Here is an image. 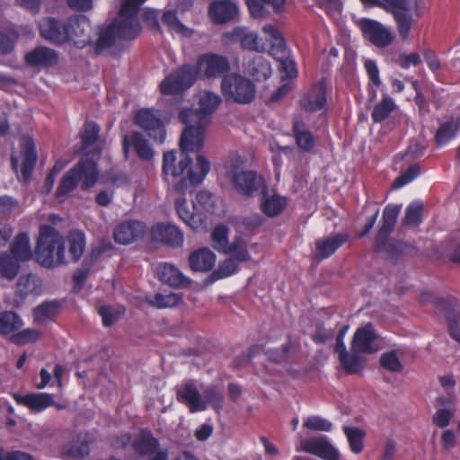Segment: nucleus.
Here are the masks:
<instances>
[{
  "mask_svg": "<svg viewBox=\"0 0 460 460\" xmlns=\"http://www.w3.org/2000/svg\"><path fill=\"white\" fill-rule=\"evenodd\" d=\"M180 121L186 125L180 139V147L181 153L178 165H176L177 156L175 151H167L163 155L162 172H193L192 159L187 155V152H199L204 146L206 128L208 124L202 121H191L190 117L184 120L181 114L179 113Z\"/></svg>",
  "mask_w": 460,
  "mask_h": 460,
  "instance_id": "nucleus-1",
  "label": "nucleus"
},
{
  "mask_svg": "<svg viewBox=\"0 0 460 460\" xmlns=\"http://www.w3.org/2000/svg\"><path fill=\"white\" fill-rule=\"evenodd\" d=\"M35 257L40 265L48 269L66 264L65 240L53 226L40 227Z\"/></svg>",
  "mask_w": 460,
  "mask_h": 460,
  "instance_id": "nucleus-2",
  "label": "nucleus"
},
{
  "mask_svg": "<svg viewBox=\"0 0 460 460\" xmlns=\"http://www.w3.org/2000/svg\"><path fill=\"white\" fill-rule=\"evenodd\" d=\"M146 0H122L118 23H112L115 26L116 35L123 40L136 39L140 31L141 26L137 18V13L141 4Z\"/></svg>",
  "mask_w": 460,
  "mask_h": 460,
  "instance_id": "nucleus-3",
  "label": "nucleus"
},
{
  "mask_svg": "<svg viewBox=\"0 0 460 460\" xmlns=\"http://www.w3.org/2000/svg\"><path fill=\"white\" fill-rule=\"evenodd\" d=\"M221 89L226 100H232L239 104L252 102L256 92L254 84L238 74L225 75L221 83Z\"/></svg>",
  "mask_w": 460,
  "mask_h": 460,
  "instance_id": "nucleus-4",
  "label": "nucleus"
},
{
  "mask_svg": "<svg viewBox=\"0 0 460 460\" xmlns=\"http://www.w3.org/2000/svg\"><path fill=\"white\" fill-rule=\"evenodd\" d=\"M199 77L197 68L190 65H183L166 76L160 84L163 94H179L191 87Z\"/></svg>",
  "mask_w": 460,
  "mask_h": 460,
  "instance_id": "nucleus-5",
  "label": "nucleus"
},
{
  "mask_svg": "<svg viewBox=\"0 0 460 460\" xmlns=\"http://www.w3.org/2000/svg\"><path fill=\"white\" fill-rule=\"evenodd\" d=\"M132 448L144 460H168L167 448L161 447L159 440L148 430H142L134 437Z\"/></svg>",
  "mask_w": 460,
  "mask_h": 460,
  "instance_id": "nucleus-6",
  "label": "nucleus"
},
{
  "mask_svg": "<svg viewBox=\"0 0 460 460\" xmlns=\"http://www.w3.org/2000/svg\"><path fill=\"white\" fill-rule=\"evenodd\" d=\"M401 208V205L390 204L384 209L382 225L376 238V245L379 252L385 251L390 247L402 251V243H394L388 240V236L396 223Z\"/></svg>",
  "mask_w": 460,
  "mask_h": 460,
  "instance_id": "nucleus-7",
  "label": "nucleus"
},
{
  "mask_svg": "<svg viewBox=\"0 0 460 460\" xmlns=\"http://www.w3.org/2000/svg\"><path fill=\"white\" fill-rule=\"evenodd\" d=\"M222 100L218 94L204 92L199 99V109H184L180 111L184 120L190 117L192 121H202L209 124L211 115L216 111Z\"/></svg>",
  "mask_w": 460,
  "mask_h": 460,
  "instance_id": "nucleus-8",
  "label": "nucleus"
},
{
  "mask_svg": "<svg viewBox=\"0 0 460 460\" xmlns=\"http://www.w3.org/2000/svg\"><path fill=\"white\" fill-rule=\"evenodd\" d=\"M360 28L365 38L377 48H386L395 40L394 31L377 21L362 19Z\"/></svg>",
  "mask_w": 460,
  "mask_h": 460,
  "instance_id": "nucleus-9",
  "label": "nucleus"
},
{
  "mask_svg": "<svg viewBox=\"0 0 460 460\" xmlns=\"http://www.w3.org/2000/svg\"><path fill=\"white\" fill-rule=\"evenodd\" d=\"M196 68L199 77L216 78L227 73L230 64L224 56L207 53L199 57Z\"/></svg>",
  "mask_w": 460,
  "mask_h": 460,
  "instance_id": "nucleus-10",
  "label": "nucleus"
},
{
  "mask_svg": "<svg viewBox=\"0 0 460 460\" xmlns=\"http://www.w3.org/2000/svg\"><path fill=\"white\" fill-rule=\"evenodd\" d=\"M135 124L141 128L151 138L160 143L165 138V128L161 119L152 109L138 111L134 118Z\"/></svg>",
  "mask_w": 460,
  "mask_h": 460,
  "instance_id": "nucleus-11",
  "label": "nucleus"
},
{
  "mask_svg": "<svg viewBox=\"0 0 460 460\" xmlns=\"http://www.w3.org/2000/svg\"><path fill=\"white\" fill-rule=\"evenodd\" d=\"M67 31L69 41H73L79 49L93 43V26L84 15H75L67 19Z\"/></svg>",
  "mask_w": 460,
  "mask_h": 460,
  "instance_id": "nucleus-12",
  "label": "nucleus"
},
{
  "mask_svg": "<svg viewBox=\"0 0 460 460\" xmlns=\"http://www.w3.org/2000/svg\"><path fill=\"white\" fill-rule=\"evenodd\" d=\"M296 451L317 456L324 460H339V451L325 437L303 438L296 446Z\"/></svg>",
  "mask_w": 460,
  "mask_h": 460,
  "instance_id": "nucleus-13",
  "label": "nucleus"
},
{
  "mask_svg": "<svg viewBox=\"0 0 460 460\" xmlns=\"http://www.w3.org/2000/svg\"><path fill=\"white\" fill-rule=\"evenodd\" d=\"M40 35L55 45H63L69 41L67 21L61 22L53 17H45L38 24Z\"/></svg>",
  "mask_w": 460,
  "mask_h": 460,
  "instance_id": "nucleus-14",
  "label": "nucleus"
},
{
  "mask_svg": "<svg viewBox=\"0 0 460 460\" xmlns=\"http://www.w3.org/2000/svg\"><path fill=\"white\" fill-rule=\"evenodd\" d=\"M230 181L240 194L252 197L267 191L262 174H229Z\"/></svg>",
  "mask_w": 460,
  "mask_h": 460,
  "instance_id": "nucleus-15",
  "label": "nucleus"
},
{
  "mask_svg": "<svg viewBox=\"0 0 460 460\" xmlns=\"http://www.w3.org/2000/svg\"><path fill=\"white\" fill-rule=\"evenodd\" d=\"M146 232V226L138 220H128L119 223L113 230L116 243L123 245L129 244L142 238Z\"/></svg>",
  "mask_w": 460,
  "mask_h": 460,
  "instance_id": "nucleus-16",
  "label": "nucleus"
},
{
  "mask_svg": "<svg viewBox=\"0 0 460 460\" xmlns=\"http://www.w3.org/2000/svg\"><path fill=\"white\" fill-rule=\"evenodd\" d=\"M58 53L46 46H38L24 56L26 65L35 68L53 67L58 63Z\"/></svg>",
  "mask_w": 460,
  "mask_h": 460,
  "instance_id": "nucleus-17",
  "label": "nucleus"
},
{
  "mask_svg": "<svg viewBox=\"0 0 460 460\" xmlns=\"http://www.w3.org/2000/svg\"><path fill=\"white\" fill-rule=\"evenodd\" d=\"M327 103V86L324 79L315 84L300 100L301 107L308 112L323 110Z\"/></svg>",
  "mask_w": 460,
  "mask_h": 460,
  "instance_id": "nucleus-18",
  "label": "nucleus"
},
{
  "mask_svg": "<svg viewBox=\"0 0 460 460\" xmlns=\"http://www.w3.org/2000/svg\"><path fill=\"white\" fill-rule=\"evenodd\" d=\"M378 338L372 323L358 328L353 337L352 350L360 353H372L378 350L375 341Z\"/></svg>",
  "mask_w": 460,
  "mask_h": 460,
  "instance_id": "nucleus-19",
  "label": "nucleus"
},
{
  "mask_svg": "<svg viewBox=\"0 0 460 460\" xmlns=\"http://www.w3.org/2000/svg\"><path fill=\"white\" fill-rule=\"evenodd\" d=\"M13 399L19 404L29 408L32 412H41L55 404L53 394L47 393H32L25 395L13 394Z\"/></svg>",
  "mask_w": 460,
  "mask_h": 460,
  "instance_id": "nucleus-20",
  "label": "nucleus"
},
{
  "mask_svg": "<svg viewBox=\"0 0 460 460\" xmlns=\"http://www.w3.org/2000/svg\"><path fill=\"white\" fill-rule=\"evenodd\" d=\"M238 13L236 4L229 0H214L208 7V16L215 24L234 20Z\"/></svg>",
  "mask_w": 460,
  "mask_h": 460,
  "instance_id": "nucleus-21",
  "label": "nucleus"
},
{
  "mask_svg": "<svg viewBox=\"0 0 460 460\" xmlns=\"http://www.w3.org/2000/svg\"><path fill=\"white\" fill-rule=\"evenodd\" d=\"M152 238L172 247L181 246L183 243V234L173 225L159 223L151 230Z\"/></svg>",
  "mask_w": 460,
  "mask_h": 460,
  "instance_id": "nucleus-22",
  "label": "nucleus"
},
{
  "mask_svg": "<svg viewBox=\"0 0 460 460\" xmlns=\"http://www.w3.org/2000/svg\"><path fill=\"white\" fill-rule=\"evenodd\" d=\"M178 397L186 403L191 412L205 410L203 391L200 392L193 382H188L178 390Z\"/></svg>",
  "mask_w": 460,
  "mask_h": 460,
  "instance_id": "nucleus-23",
  "label": "nucleus"
},
{
  "mask_svg": "<svg viewBox=\"0 0 460 460\" xmlns=\"http://www.w3.org/2000/svg\"><path fill=\"white\" fill-rule=\"evenodd\" d=\"M224 38L230 42H239L243 49L262 51L263 46H260L258 35L248 31L244 27H236L231 32L224 34Z\"/></svg>",
  "mask_w": 460,
  "mask_h": 460,
  "instance_id": "nucleus-24",
  "label": "nucleus"
},
{
  "mask_svg": "<svg viewBox=\"0 0 460 460\" xmlns=\"http://www.w3.org/2000/svg\"><path fill=\"white\" fill-rule=\"evenodd\" d=\"M177 214L182 221L193 230L203 228L206 224V216L202 213H193L188 207L185 198H178L174 202Z\"/></svg>",
  "mask_w": 460,
  "mask_h": 460,
  "instance_id": "nucleus-25",
  "label": "nucleus"
},
{
  "mask_svg": "<svg viewBox=\"0 0 460 460\" xmlns=\"http://www.w3.org/2000/svg\"><path fill=\"white\" fill-rule=\"evenodd\" d=\"M216 254L208 248L193 252L189 258V264L193 271L207 272L216 264Z\"/></svg>",
  "mask_w": 460,
  "mask_h": 460,
  "instance_id": "nucleus-26",
  "label": "nucleus"
},
{
  "mask_svg": "<svg viewBox=\"0 0 460 460\" xmlns=\"http://www.w3.org/2000/svg\"><path fill=\"white\" fill-rule=\"evenodd\" d=\"M433 299L437 309L443 314L447 319L451 337L460 343V331L457 328V313L454 305L447 299Z\"/></svg>",
  "mask_w": 460,
  "mask_h": 460,
  "instance_id": "nucleus-27",
  "label": "nucleus"
},
{
  "mask_svg": "<svg viewBox=\"0 0 460 460\" xmlns=\"http://www.w3.org/2000/svg\"><path fill=\"white\" fill-rule=\"evenodd\" d=\"M348 239L345 234H336L316 242L315 256L323 260L333 254Z\"/></svg>",
  "mask_w": 460,
  "mask_h": 460,
  "instance_id": "nucleus-28",
  "label": "nucleus"
},
{
  "mask_svg": "<svg viewBox=\"0 0 460 460\" xmlns=\"http://www.w3.org/2000/svg\"><path fill=\"white\" fill-rule=\"evenodd\" d=\"M157 275L162 282L171 287H181L189 283V279L171 263L160 264L157 268Z\"/></svg>",
  "mask_w": 460,
  "mask_h": 460,
  "instance_id": "nucleus-29",
  "label": "nucleus"
},
{
  "mask_svg": "<svg viewBox=\"0 0 460 460\" xmlns=\"http://www.w3.org/2000/svg\"><path fill=\"white\" fill-rule=\"evenodd\" d=\"M22 171L21 172H32L38 160L35 143L30 137L21 139Z\"/></svg>",
  "mask_w": 460,
  "mask_h": 460,
  "instance_id": "nucleus-30",
  "label": "nucleus"
},
{
  "mask_svg": "<svg viewBox=\"0 0 460 460\" xmlns=\"http://www.w3.org/2000/svg\"><path fill=\"white\" fill-rule=\"evenodd\" d=\"M460 130V117H452L441 123L436 132L435 141L438 146H443L452 140Z\"/></svg>",
  "mask_w": 460,
  "mask_h": 460,
  "instance_id": "nucleus-31",
  "label": "nucleus"
},
{
  "mask_svg": "<svg viewBox=\"0 0 460 460\" xmlns=\"http://www.w3.org/2000/svg\"><path fill=\"white\" fill-rule=\"evenodd\" d=\"M427 148V144L421 139H413L411 141L407 151L402 158L408 164L406 169L400 168L402 172H419L420 166L418 163H410L411 159L423 155Z\"/></svg>",
  "mask_w": 460,
  "mask_h": 460,
  "instance_id": "nucleus-32",
  "label": "nucleus"
},
{
  "mask_svg": "<svg viewBox=\"0 0 460 460\" xmlns=\"http://www.w3.org/2000/svg\"><path fill=\"white\" fill-rule=\"evenodd\" d=\"M68 254L74 262L78 261L85 251L86 238L85 234L81 230H72L69 232L67 237Z\"/></svg>",
  "mask_w": 460,
  "mask_h": 460,
  "instance_id": "nucleus-33",
  "label": "nucleus"
},
{
  "mask_svg": "<svg viewBox=\"0 0 460 460\" xmlns=\"http://www.w3.org/2000/svg\"><path fill=\"white\" fill-rule=\"evenodd\" d=\"M296 143L303 152H310L315 146V139L312 132L302 121H296L293 125Z\"/></svg>",
  "mask_w": 460,
  "mask_h": 460,
  "instance_id": "nucleus-34",
  "label": "nucleus"
},
{
  "mask_svg": "<svg viewBox=\"0 0 460 460\" xmlns=\"http://www.w3.org/2000/svg\"><path fill=\"white\" fill-rule=\"evenodd\" d=\"M266 192L261 193V209L269 217H276L279 215L287 206V199L279 194L268 195Z\"/></svg>",
  "mask_w": 460,
  "mask_h": 460,
  "instance_id": "nucleus-35",
  "label": "nucleus"
},
{
  "mask_svg": "<svg viewBox=\"0 0 460 460\" xmlns=\"http://www.w3.org/2000/svg\"><path fill=\"white\" fill-rule=\"evenodd\" d=\"M11 255L20 261H27L32 257L31 240L26 233L19 234L11 245Z\"/></svg>",
  "mask_w": 460,
  "mask_h": 460,
  "instance_id": "nucleus-36",
  "label": "nucleus"
},
{
  "mask_svg": "<svg viewBox=\"0 0 460 460\" xmlns=\"http://www.w3.org/2000/svg\"><path fill=\"white\" fill-rule=\"evenodd\" d=\"M40 291V280L32 274L22 275L16 285V295L24 300L29 295L38 296Z\"/></svg>",
  "mask_w": 460,
  "mask_h": 460,
  "instance_id": "nucleus-37",
  "label": "nucleus"
},
{
  "mask_svg": "<svg viewBox=\"0 0 460 460\" xmlns=\"http://www.w3.org/2000/svg\"><path fill=\"white\" fill-rule=\"evenodd\" d=\"M249 74L257 81L268 79L271 75L270 64L261 56L254 57L248 65Z\"/></svg>",
  "mask_w": 460,
  "mask_h": 460,
  "instance_id": "nucleus-38",
  "label": "nucleus"
},
{
  "mask_svg": "<svg viewBox=\"0 0 460 460\" xmlns=\"http://www.w3.org/2000/svg\"><path fill=\"white\" fill-rule=\"evenodd\" d=\"M20 261L8 252H0V275L13 280L20 270Z\"/></svg>",
  "mask_w": 460,
  "mask_h": 460,
  "instance_id": "nucleus-39",
  "label": "nucleus"
},
{
  "mask_svg": "<svg viewBox=\"0 0 460 460\" xmlns=\"http://www.w3.org/2000/svg\"><path fill=\"white\" fill-rule=\"evenodd\" d=\"M100 155L101 148H94L93 152L86 153L68 172H99L97 170V160L100 158Z\"/></svg>",
  "mask_w": 460,
  "mask_h": 460,
  "instance_id": "nucleus-40",
  "label": "nucleus"
},
{
  "mask_svg": "<svg viewBox=\"0 0 460 460\" xmlns=\"http://www.w3.org/2000/svg\"><path fill=\"white\" fill-rule=\"evenodd\" d=\"M146 300L149 305L162 309L176 306L181 302V296L176 293H156L155 295L147 296Z\"/></svg>",
  "mask_w": 460,
  "mask_h": 460,
  "instance_id": "nucleus-41",
  "label": "nucleus"
},
{
  "mask_svg": "<svg viewBox=\"0 0 460 460\" xmlns=\"http://www.w3.org/2000/svg\"><path fill=\"white\" fill-rule=\"evenodd\" d=\"M23 325L22 318L13 311H5L0 314V333H12Z\"/></svg>",
  "mask_w": 460,
  "mask_h": 460,
  "instance_id": "nucleus-42",
  "label": "nucleus"
},
{
  "mask_svg": "<svg viewBox=\"0 0 460 460\" xmlns=\"http://www.w3.org/2000/svg\"><path fill=\"white\" fill-rule=\"evenodd\" d=\"M343 431L347 438L350 450L354 454H359L364 448L365 431L353 426H343Z\"/></svg>",
  "mask_w": 460,
  "mask_h": 460,
  "instance_id": "nucleus-43",
  "label": "nucleus"
},
{
  "mask_svg": "<svg viewBox=\"0 0 460 460\" xmlns=\"http://www.w3.org/2000/svg\"><path fill=\"white\" fill-rule=\"evenodd\" d=\"M396 105L394 101L385 95L383 97L381 102L374 106L371 113V118L375 123H380L385 120L392 111L395 109Z\"/></svg>",
  "mask_w": 460,
  "mask_h": 460,
  "instance_id": "nucleus-44",
  "label": "nucleus"
},
{
  "mask_svg": "<svg viewBox=\"0 0 460 460\" xmlns=\"http://www.w3.org/2000/svg\"><path fill=\"white\" fill-rule=\"evenodd\" d=\"M115 26L113 24H110L102 30L93 46L94 54L101 55L104 50L111 48L115 42Z\"/></svg>",
  "mask_w": 460,
  "mask_h": 460,
  "instance_id": "nucleus-45",
  "label": "nucleus"
},
{
  "mask_svg": "<svg viewBox=\"0 0 460 460\" xmlns=\"http://www.w3.org/2000/svg\"><path fill=\"white\" fill-rule=\"evenodd\" d=\"M196 201L207 212L210 214H219L221 212L220 204L221 200L207 190H200L196 195Z\"/></svg>",
  "mask_w": 460,
  "mask_h": 460,
  "instance_id": "nucleus-46",
  "label": "nucleus"
},
{
  "mask_svg": "<svg viewBox=\"0 0 460 460\" xmlns=\"http://www.w3.org/2000/svg\"><path fill=\"white\" fill-rule=\"evenodd\" d=\"M262 32L265 34L267 40L270 43L272 51H284L286 49L285 39L275 25L270 23L265 24L262 27Z\"/></svg>",
  "mask_w": 460,
  "mask_h": 460,
  "instance_id": "nucleus-47",
  "label": "nucleus"
},
{
  "mask_svg": "<svg viewBox=\"0 0 460 460\" xmlns=\"http://www.w3.org/2000/svg\"><path fill=\"white\" fill-rule=\"evenodd\" d=\"M396 22L397 30L400 37L402 40H407L412 24L411 15L409 14L404 9H395L391 12Z\"/></svg>",
  "mask_w": 460,
  "mask_h": 460,
  "instance_id": "nucleus-48",
  "label": "nucleus"
},
{
  "mask_svg": "<svg viewBox=\"0 0 460 460\" xmlns=\"http://www.w3.org/2000/svg\"><path fill=\"white\" fill-rule=\"evenodd\" d=\"M229 229L225 225H217L212 231L213 247L219 252L225 253L231 245L228 242Z\"/></svg>",
  "mask_w": 460,
  "mask_h": 460,
  "instance_id": "nucleus-49",
  "label": "nucleus"
},
{
  "mask_svg": "<svg viewBox=\"0 0 460 460\" xmlns=\"http://www.w3.org/2000/svg\"><path fill=\"white\" fill-rule=\"evenodd\" d=\"M99 133L100 127L98 124L93 121H86L80 132L82 149L84 150L93 146L99 138Z\"/></svg>",
  "mask_w": 460,
  "mask_h": 460,
  "instance_id": "nucleus-50",
  "label": "nucleus"
},
{
  "mask_svg": "<svg viewBox=\"0 0 460 460\" xmlns=\"http://www.w3.org/2000/svg\"><path fill=\"white\" fill-rule=\"evenodd\" d=\"M19 38L20 34L14 29L0 31V55L5 56L12 53Z\"/></svg>",
  "mask_w": 460,
  "mask_h": 460,
  "instance_id": "nucleus-51",
  "label": "nucleus"
},
{
  "mask_svg": "<svg viewBox=\"0 0 460 460\" xmlns=\"http://www.w3.org/2000/svg\"><path fill=\"white\" fill-rule=\"evenodd\" d=\"M58 303L57 301L44 302L33 310L34 320L38 323H43L50 320L57 313Z\"/></svg>",
  "mask_w": 460,
  "mask_h": 460,
  "instance_id": "nucleus-52",
  "label": "nucleus"
},
{
  "mask_svg": "<svg viewBox=\"0 0 460 460\" xmlns=\"http://www.w3.org/2000/svg\"><path fill=\"white\" fill-rule=\"evenodd\" d=\"M130 140L139 158L150 160L153 157L154 151L142 134L134 132L130 137Z\"/></svg>",
  "mask_w": 460,
  "mask_h": 460,
  "instance_id": "nucleus-53",
  "label": "nucleus"
},
{
  "mask_svg": "<svg viewBox=\"0 0 460 460\" xmlns=\"http://www.w3.org/2000/svg\"><path fill=\"white\" fill-rule=\"evenodd\" d=\"M358 353L355 351L352 354L348 351L340 353V361L344 369L349 374L358 373L363 368L362 358Z\"/></svg>",
  "mask_w": 460,
  "mask_h": 460,
  "instance_id": "nucleus-54",
  "label": "nucleus"
},
{
  "mask_svg": "<svg viewBox=\"0 0 460 460\" xmlns=\"http://www.w3.org/2000/svg\"><path fill=\"white\" fill-rule=\"evenodd\" d=\"M423 204L420 201L411 203L406 210L403 224L407 226H417L422 222Z\"/></svg>",
  "mask_w": 460,
  "mask_h": 460,
  "instance_id": "nucleus-55",
  "label": "nucleus"
},
{
  "mask_svg": "<svg viewBox=\"0 0 460 460\" xmlns=\"http://www.w3.org/2000/svg\"><path fill=\"white\" fill-rule=\"evenodd\" d=\"M207 174H187L173 186V190L179 194H184L186 191L200 185Z\"/></svg>",
  "mask_w": 460,
  "mask_h": 460,
  "instance_id": "nucleus-56",
  "label": "nucleus"
},
{
  "mask_svg": "<svg viewBox=\"0 0 460 460\" xmlns=\"http://www.w3.org/2000/svg\"><path fill=\"white\" fill-rule=\"evenodd\" d=\"M303 427L313 431H331L333 425L322 416L312 415L304 420Z\"/></svg>",
  "mask_w": 460,
  "mask_h": 460,
  "instance_id": "nucleus-57",
  "label": "nucleus"
},
{
  "mask_svg": "<svg viewBox=\"0 0 460 460\" xmlns=\"http://www.w3.org/2000/svg\"><path fill=\"white\" fill-rule=\"evenodd\" d=\"M203 401H205V410L208 405H212L216 410L222 408L223 394L216 386H209L203 390Z\"/></svg>",
  "mask_w": 460,
  "mask_h": 460,
  "instance_id": "nucleus-58",
  "label": "nucleus"
},
{
  "mask_svg": "<svg viewBox=\"0 0 460 460\" xmlns=\"http://www.w3.org/2000/svg\"><path fill=\"white\" fill-rule=\"evenodd\" d=\"M225 254H231V258H234L238 264L249 261L252 259L246 244L241 242L231 243L229 250L226 251Z\"/></svg>",
  "mask_w": 460,
  "mask_h": 460,
  "instance_id": "nucleus-59",
  "label": "nucleus"
},
{
  "mask_svg": "<svg viewBox=\"0 0 460 460\" xmlns=\"http://www.w3.org/2000/svg\"><path fill=\"white\" fill-rule=\"evenodd\" d=\"M81 178L82 174H65L57 190L58 197L61 199L72 191L77 186Z\"/></svg>",
  "mask_w": 460,
  "mask_h": 460,
  "instance_id": "nucleus-60",
  "label": "nucleus"
},
{
  "mask_svg": "<svg viewBox=\"0 0 460 460\" xmlns=\"http://www.w3.org/2000/svg\"><path fill=\"white\" fill-rule=\"evenodd\" d=\"M239 264L234 258H227L221 262L212 275L217 279H225L234 274L238 270Z\"/></svg>",
  "mask_w": 460,
  "mask_h": 460,
  "instance_id": "nucleus-61",
  "label": "nucleus"
},
{
  "mask_svg": "<svg viewBox=\"0 0 460 460\" xmlns=\"http://www.w3.org/2000/svg\"><path fill=\"white\" fill-rule=\"evenodd\" d=\"M279 70L282 75V78L295 79L298 75L296 63L291 57L279 58Z\"/></svg>",
  "mask_w": 460,
  "mask_h": 460,
  "instance_id": "nucleus-62",
  "label": "nucleus"
},
{
  "mask_svg": "<svg viewBox=\"0 0 460 460\" xmlns=\"http://www.w3.org/2000/svg\"><path fill=\"white\" fill-rule=\"evenodd\" d=\"M380 363L383 367L392 372H401L402 370V365L394 350L383 353L380 358Z\"/></svg>",
  "mask_w": 460,
  "mask_h": 460,
  "instance_id": "nucleus-63",
  "label": "nucleus"
},
{
  "mask_svg": "<svg viewBox=\"0 0 460 460\" xmlns=\"http://www.w3.org/2000/svg\"><path fill=\"white\" fill-rule=\"evenodd\" d=\"M162 22L168 26L170 30L177 32H181L185 29L183 24L180 22L176 11H165L163 14Z\"/></svg>",
  "mask_w": 460,
  "mask_h": 460,
  "instance_id": "nucleus-64",
  "label": "nucleus"
}]
</instances>
